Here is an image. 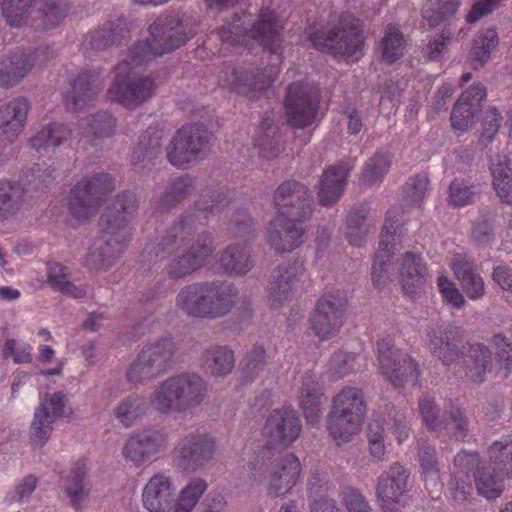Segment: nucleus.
Returning <instances> with one entry per match:
<instances>
[{
	"label": "nucleus",
	"mask_w": 512,
	"mask_h": 512,
	"mask_svg": "<svg viewBox=\"0 0 512 512\" xmlns=\"http://www.w3.org/2000/svg\"><path fill=\"white\" fill-rule=\"evenodd\" d=\"M245 24L246 21L235 14L232 22H226L217 30V35L222 42L230 45L253 46L254 42L259 43L269 51L271 65L264 69L230 68L224 71L220 82L231 92L253 101L261 98L278 76L283 26L268 7L260 10L258 20L250 29Z\"/></svg>",
	"instance_id": "obj_1"
},
{
	"label": "nucleus",
	"mask_w": 512,
	"mask_h": 512,
	"mask_svg": "<svg viewBox=\"0 0 512 512\" xmlns=\"http://www.w3.org/2000/svg\"><path fill=\"white\" fill-rule=\"evenodd\" d=\"M395 233L393 223L387 220L381 231L379 246L372 264V282L378 289H382L398 276L405 295L413 298L425 285L426 267L421 258L410 251L392 262L396 250Z\"/></svg>",
	"instance_id": "obj_2"
},
{
	"label": "nucleus",
	"mask_w": 512,
	"mask_h": 512,
	"mask_svg": "<svg viewBox=\"0 0 512 512\" xmlns=\"http://www.w3.org/2000/svg\"><path fill=\"white\" fill-rule=\"evenodd\" d=\"M238 294L237 287L228 281L195 282L181 288L176 306L188 316L216 319L231 311Z\"/></svg>",
	"instance_id": "obj_3"
},
{
	"label": "nucleus",
	"mask_w": 512,
	"mask_h": 512,
	"mask_svg": "<svg viewBox=\"0 0 512 512\" xmlns=\"http://www.w3.org/2000/svg\"><path fill=\"white\" fill-rule=\"evenodd\" d=\"M151 37L148 41H140L134 44L125 59L118 63L120 72L127 71L129 64L143 65L152 56L163 55L171 52L183 44L196 33L193 25L188 24L187 18H179L178 15L159 19L150 25Z\"/></svg>",
	"instance_id": "obj_4"
},
{
	"label": "nucleus",
	"mask_w": 512,
	"mask_h": 512,
	"mask_svg": "<svg viewBox=\"0 0 512 512\" xmlns=\"http://www.w3.org/2000/svg\"><path fill=\"white\" fill-rule=\"evenodd\" d=\"M206 396V381L197 373L184 372L161 381L150 394L149 403L159 413H181L201 405Z\"/></svg>",
	"instance_id": "obj_5"
},
{
	"label": "nucleus",
	"mask_w": 512,
	"mask_h": 512,
	"mask_svg": "<svg viewBox=\"0 0 512 512\" xmlns=\"http://www.w3.org/2000/svg\"><path fill=\"white\" fill-rule=\"evenodd\" d=\"M248 467L254 480H261L265 473H270L268 493L273 497L288 493L295 486L301 470L294 454L269 449H261Z\"/></svg>",
	"instance_id": "obj_6"
},
{
	"label": "nucleus",
	"mask_w": 512,
	"mask_h": 512,
	"mask_svg": "<svg viewBox=\"0 0 512 512\" xmlns=\"http://www.w3.org/2000/svg\"><path fill=\"white\" fill-rule=\"evenodd\" d=\"M179 347L171 338L145 344L126 372L128 382L145 384L168 372L177 361Z\"/></svg>",
	"instance_id": "obj_7"
},
{
	"label": "nucleus",
	"mask_w": 512,
	"mask_h": 512,
	"mask_svg": "<svg viewBox=\"0 0 512 512\" xmlns=\"http://www.w3.org/2000/svg\"><path fill=\"white\" fill-rule=\"evenodd\" d=\"M308 38L318 50L358 59L364 46L362 23L351 14H341L338 23L325 36L308 31Z\"/></svg>",
	"instance_id": "obj_8"
},
{
	"label": "nucleus",
	"mask_w": 512,
	"mask_h": 512,
	"mask_svg": "<svg viewBox=\"0 0 512 512\" xmlns=\"http://www.w3.org/2000/svg\"><path fill=\"white\" fill-rule=\"evenodd\" d=\"M229 204L228 198L219 192L205 195L195 203L193 211L183 213L175 221L161 238L159 246L162 251L170 252L174 247L179 246L188 239L196 230L197 224L207 220L210 214L221 212Z\"/></svg>",
	"instance_id": "obj_9"
},
{
	"label": "nucleus",
	"mask_w": 512,
	"mask_h": 512,
	"mask_svg": "<svg viewBox=\"0 0 512 512\" xmlns=\"http://www.w3.org/2000/svg\"><path fill=\"white\" fill-rule=\"evenodd\" d=\"M212 134L202 124H188L180 128L170 140L166 152L171 165L179 169L203 159L209 151Z\"/></svg>",
	"instance_id": "obj_10"
},
{
	"label": "nucleus",
	"mask_w": 512,
	"mask_h": 512,
	"mask_svg": "<svg viewBox=\"0 0 512 512\" xmlns=\"http://www.w3.org/2000/svg\"><path fill=\"white\" fill-rule=\"evenodd\" d=\"M115 188L116 180L109 173L98 172L83 177L71 190V214L78 219L89 218L101 206L103 198Z\"/></svg>",
	"instance_id": "obj_11"
},
{
	"label": "nucleus",
	"mask_w": 512,
	"mask_h": 512,
	"mask_svg": "<svg viewBox=\"0 0 512 512\" xmlns=\"http://www.w3.org/2000/svg\"><path fill=\"white\" fill-rule=\"evenodd\" d=\"M115 188L116 180L109 173L98 172L83 177L71 190V214L78 219L89 218L101 206L103 198Z\"/></svg>",
	"instance_id": "obj_12"
},
{
	"label": "nucleus",
	"mask_w": 512,
	"mask_h": 512,
	"mask_svg": "<svg viewBox=\"0 0 512 512\" xmlns=\"http://www.w3.org/2000/svg\"><path fill=\"white\" fill-rule=\"evenodd\" d=\"M409 479L410 471L399 462L391 464L378 476L375 495L383 512H403L410 499Z\"/></svg>",
	"instance_id": "obj_13"
},
{
	"label": "nucleus",
	"mask_w": 512,
	"mask_h": 512,
	"mask_svg": "<svg viewBox=\"0 0 512 512\" xmlns=\"http://www.w3.org/2000/svg\"><path fill=\"white\" fill-rule=\"evenodd\" d=\"M277 215L307 222L314 212V197L310 188L297 180L282 182L273 193Z\"/></svg>",
	"instance_id": "obj_14"
},
{
	"label": "nucleus",
	"mask_w": 512,
	"mask_h": 512,
	"mask_svg": "<svg viewBox=\"0 0 512 512\" xmlns=\"http://www.w3.org/2000/svg\"><path fill=\"white\" fill-rule=\"evenodd\" d=\"M141 65L129 64L127 71L120 72L115 67V80L108 89L110 98L121 105L134 109L149 100L156 91L155 79L151 76L134 77L130 74Z\"/></svg>",
	"instance_id": "obj_15"
},
{
	"label": "nucleus",
	"mask_w": 512,
	"mask_h": 512,
	"mask_svg": "<svg viewBox=\"0 0 512 512\" xmlns=\"http://www.w3.org/2000/svg\"><path fill=\"white\" fill-rule=\"evenodd\" d=\"M284 105L288 123L292 127L305 128L310 126L318 112V90L306 82L291 83L287 88Z\"/></svg>",
	"instance_id": "obj_16"
},
{
	"label": "nucleus",
	"mask_w": 512,
	"mask_h": 512,
	"mask_svg": "<svg viewBox=\"0 0 512 512\" xmlns=\"http://www.w3.org/2000/svg\"><path fill=\"white\" fill-rule=\"evenodd\" d=\"M348 305L346 293L335 290L319 298L311 317V329L321 339H328L341 328Z\"/></svg>",
	"instance_id": "obj_17"
},
{
	"label": "nucleus",
	"mask_w": 512,
	"mask_h": 512,
	"mask_svg": "<svg viewBox=\"0 0 512 512\" xmlns=\"http://www.w3.org/2000/svg\"><path fill=\"white\" fill-rule=\"evenodd\" d=\"M100 226L102 234L94 242L85 258L86 266L95 270L111 267L118 260L131 238L129 230L117 229L116 226L102 221Z\"/></svg>",
	"instance_id": "obj_18"
},
{
	"label": "nucleus",
	"mask_w": 512,
	"mask_h": 512,
	"mask_svg": "<svg viewBox=\"0 0 512 512\" xmlns=\"http://www.w3.org/2000/svg\"><path fill=\"white\" fill-rule=\"evenodd\" d=\"M301 429L300 420L292 407L273 410L263 428L265 445L262 449L270 451L285 449L299 437Z\"/></svg>",
	"instance_id": "obj_19"
},
{
	"label": "nucleus",
	"mask_w": 512,
	"mask_h": 512,
	"mask_svg": "<svg viewBox=\"0 0 512 512\" xmlns=\"http://www.w3.org/2000/svg\"><path fill=\"white\" fill-rule=\"evenodd\" d=\"M377 352L379 369L394 387H403L407 381H417L419 368L411 356L393 350L391 343L386 340L377 342Z\"/></svg>",
	"instance_id": "obj_20"
},
{
	"label": "nucleus",
	"mask_w": 512,
	"mask_h": 512,
	"mask_svg": "<svg viewBox=\"0 0 512 512\" xmlns=\"http://www.w3.org/2000/svg\"><path fill=\"white\" fill-rule=\"evenodd\" d=\"M65 394L57 391L45 394L34 413L29 436L32 444L42 447L49 440L57 418L65 416Z\"/></svg>",
	"instance_id": "obj_21"
},
{
	"label": "nucleus",
	"mask_w": 512,
	"mask_h": 512,
	"mask_svg": "<svg viewBox=\"0 0 512 512\" xmlns=\"http://www.w3.org/2000/svg\"><path fill=\"white\" fill-rule=\"evenodd\" d=\"M168 434L162 429L149 428L132 434L125 442L122 453L126 461L140 467L167 447Z\"/></svg>",
	"instance_id": "obj_22"
},
{
	"label": "nucleus",
	"mask_w": 512,
	"mask_h": 512,
	"mask_svg": "<svg viewBox=\"0 0 512 512\" xmlns=\"http://www.w3.org/2000/svg\"><path fill=\"white\" fill-rule=\"evenodd\" d=\"M176 449L179 468L196 471L213 458L215 441L206 434H188L180 440Z\"/></svg>",
	"instance_id": "obj_23"
},
{
	"label": "nucleus",
	"mask_w": 512,
	"mask_h": 512,
	"mask_svg": "<svg viewBox=\"0 0 512 512\" xmlns=\"http://www.w3.org/2000/svg\"><path fill=\"white\" fill-rule=\"evenodd\" d=\"M305 223L277 215L267 228L268 244L276 252H292L304 243Z\"/></svg>",
	"instance_id": "obj_24"
},
{
	"label": "nucleus",
	"mask_w": 512,
	"mask_h": 512,
	"mask_svg": "<svg viewBox=\"0 0 512 512\" xmlns=\"http://www.w3.org/2000/svg\"><path fill=\"white\" fill-rule=\"evenodd\" d=\"M429 347L432 354L445 366L455 363L461 356V338L458 328L437 326L427 331Z\"/></svg>",
	"instance_id": "obj_25"
},
{
	"label": "nucleus",
	"mask_w": 512,
	"mask_h": 512,
	"mask_svg": "<svg viewBox=\"0 0 512 512\" xmlns=\"http://www.w3.org/2000/svg\"><path fill=\"white\" fill-rule=\"evenodd\" d=\"M353 167L354 165L350 162L339 161L323 172L317 192L319 203L322 206H331L339 200Z\"/></svg>",
	"instance_id": "obj_26"
},
{
	"label": "nucleus",
	"mask_w": 512,
	"mask_h": 512,
	"mask_svg": "<svg viewBox=\"0 0 512 512\" xmlns=\"http://www.w3.org/2000/svg\"><path fill=\"white\" fill-rule=\"evenodd\" d=\"M174 484L165 473H157L146 483L142 501L149 512H170L174 501Z\"/></svg>",
	"instance_id": "obj_27"
},
{
	"label": "nucleus",
	"mask_w": 512,
	"mask_h": 512,
	"mask_svg": "<svg viewBox=\"0 0 512 512\" xmlns=\"http://www.w3.org/2000/svg\"><path fill=\"white\" fill-rule=\"evenodd\" d=\"M71 86L65 103L68 109L79 111L103 89L104 80L96 70H83L73 79Z\"/></svg>",
	"instance_id": "obj_28"
},
{
	"label": "nucleus",
	"mask_w": 512,
	"mask_h": 512,
	"mask_svg": "<svg viewBox=\"0 0 512 512\" xmlns=\"http://www.w3.org/2000/svg\"><path fill=\"white\" fill-rule=\"evenodd\" d=\"M129 39V28L123 17H116L104 22L98 29L89 33L86 42L96 51H103L119 46Z\"/></svg>",
	"instance_id": "obj_29"
},
{
	"label": "nucleus",
	"mask_w": 512,
	"mask_h": 512,
	"mask_svg": "<svg viewBox=\"0 0 512 512\" xmlns=\"http://www.w3.org/2000/svg\"><path fill=\"white\" fill-rule=\"evenodd\" d=\"M452 269L460 281L466 295L472 300H478L485 293V285L482 277L476 271L474 263L465 255L456 254L452 259Z\"/></svg>",
	"instance_id": "obj_30"
},
{
	"label": "nucleus",
	"mask_w": 512,
	"mask_h": 512,
	"mask_svg": "<svg viewBox=\"0 0 512 512\" xmlns=\"http://www.w3.org/2000/svg\"><path fill=\"white\" fill-rule=\"evenodd\" d=\"M138 208L136 195L125 190L115 197L114 202L101 216V221L117 229L129 230L128 224L135 215Z\"/></svg>",
	"instance_id": "obj_31"
},
{
	"label": "nucleus",
	"mask_w": 512,
	"mask_h": 512,
	"mask_svg": "<svg viewBox=\"0 0 512 512\" xmlns=\"http://www.w3.org/2000/svg\"><path fill=\"white\" fill-rule=\"evenodd\" d=\"M465 377L468 381L480 384L492 368V353L483 343H470L465 353Z\"/></svg>",
	"instance_id": "obj_32"
},
{
	"label": "nucleus",
	"mask_w": 512,
	"mask_h": 512,
	"mask_svg": "<svg viewBox=\"0 0 512 512\" xmlns=\"http://www.w3.org/2000/svg\"><path fill=\"white\" fill-rule=\"evenodd\" d=\"M35 57L31 53L15 52L0 60V86L17 84L33 67Z\"/></svg>",
	"instance_id": "obj_33"
},
{
	"label": "nucleus",
	"mask_w": 512,
	"mask_h": 512,
	"mask_svg": "<svg viewBox=\"0 0 512 512\" xmlns=\"http://www.w3.org/2000/svg\"><path fill=\"white\" fill-rule=\"evenodd\" d=\"M304 268L301 263H290L277 266L271 274L269 284V301L273 308L281 307L286 301L292 298V290L281 286L278 282L281 279L287 280L290 277L302 276Z\"/></svg>",
	"instance_id": "obj_34"
},
{
	"label": "nucleus",
	"mask_w": 512,
	"mask_h": 512,
	"mask_svg": "<svg viewBox=\"0 0 512 512\" xmlns=\"http://www.w3.org/2000/svg\"><path fill=\"white\" fill-rule=\"evenodd\" d=\"M492 185L502 203L512 205V167L506 155L496 154L490 159Z\"/></svg>",
	"instance_id": "obj_35"
},
{
	"label": "nucleus",
	"mask_w": 512,
	"mask_h": 512,
	"mask_svg": "<svg viewBox=\"0 0 512 512\" xmlns=\"http://www.w3.org/2000/svg\"><path fill=\"white\" fill-rule=\"evenodd\" d=\"M221 268L228 274L243 276L254 266L250 249L246 244L233 243L220 253Z\"/></svg>",
	"instance_id": "obj_36"
},
{
	"label": "nucleus",
	"mask_w": 512,
	"mask_h": 512,
	"mask_svg": "<svg viewBox=\"0 0 512 512\" xmlns=\"http://www.w3.org/2000/svg\"><path fill=\"white\" fill-rule=\"evenodd\" d=\"M163 132L148 128L133 148L131 159L134 165L147 167L162 152Z\"/></svg>",
	"instance_id": "obj_37"
},
{
	"label": "nucleus",
	"mask_w": 512,
	"mask_h": 512,
	"mask_svg": "<svg viewBox=\"0 0 512 512\" xmlns=\"http://www.w3.org/2000/svg\"><path fill=\"white\" fill-rule=\"evenodd\" d=\"M69 5L66 0H39L32 25L38 30H50L58 26L67 16Z\"/></svg>",
	"instance_id": "obj_38"
},
{
	"label": "nucleus",
	"mask_w": 512,
	"mask_h": 512,
	"mask_svg": "<svg viewBox=\"0 0 512 512\" xmlns=\"http://www.w3.org/2000/svg\"><path fill=\"white\" fill-rule=\"evenodd\" d=\"M363 417L345 414L331 408L328 414L327 426L329 433L338 445L349 442L358 433Z\"/></svg>",
	"instance_id": "obj_39"
},
{
	"label": "nucleus",
	"mask_w": 512,
	"mask_h": 512,
	"mask_svg": "<svg viewBox=\"0 0 512 512\" xmlns=\"http://www.w3.org/2000/svg\"><path fill=\"white\" fill-rule=\"evenodd\" d=\"M254 145L259 148V153L267 159L275 158L280 152V137L274 118L270 114L262 117L259 128L254 137Z\"/></svg>",
	"instance_id": "obj_40"
},
{
	"label": "nucleus",
	"mask_w": 512,
	"mask_h": 512,
	"mask_svg": "<svg viewBox=\"0 0 512 512\" xmlns=\"http://www.w3.org/2000/svg\"><path fill=\"white\" fill-rule=\"evenodd\" d=\"M201 361L205 371L214 377L230 374L235 364L233 351L224 346L206 349L202 353Z\"/></svg>",
	"instance_id": "obj_41"
},
{
	"label": "nucleus",
	"mask_w": 512,
	"mask_h": 512,
	"mask_svg": "<svg viewBox=\"0 0 512 512\" xmlns=\"http://www.w3.org/2000/svg\"><path fill=\"white\" fill-rule=\"evenodd\" d=\"M194 178L188 174L171 179L165 192L159 197L156 208L161 211H169L194 190Z\"/></svg>",
	"instance_id": "obj_42"
},
{
	"label": "nucleus",
	"mask_w": 512,
	"mask_h": 512,
	"mask_svg": "<svg viewBox=\"0 0 512 512\" xmlns=\"http://www.w3.org/2000/svg\"><path fill=\"white\" fill-rule=\"evenodd\" d=\"M25 189L16 182L0 181V222L13 219L24 204Z\"/></svg>",
	"instance_id": "obj_43"
},
{
	"label": "nucleus",
	"mask_w": 512,
	"mask_h": 512,
	"mask_svg": "<svg viewBox=\"0 0 512 512\" xmlns=\"http://www.w3.org/2000/svg\"><path fill=\"white\" fill-rule=\"evenodd\" d=\"M47 282L53 290L72 298H83L87 294L84 287L70 280L69 269L59 262L47 263Z\"/></svg>",
	"instance_id": "obj_44"
},
{
	"label": "nucleus",
	"mask_w": 512,
	"mask_h": 512,
	"mask_svg": "<svg viewBox=\"0 0 512 512\" xmlns=\"http://www.w3.org/2000/svg\"><path fill=\"white\" fill-rule=\"evenodd\" d=\"M392 164V156L384 150L376 151L364 163L359 182L365 186L380 184L388 174Z\"/></svg>",
	"instance_id": "obj_45"
},
{
	"label": "nucleus",
	"mask_w": 512,
	"mask_h": 512,
	"mask_svg": "<svg viewBox=\"0 0 512 512\" xmlns=\"http://www.w3.org/2000/svg\"><path fill=\"white\" fill-rule=\"evenodd\" d=\"M70 136L71 130L67 125L49 123L37 130L36 133L29 138L28 145L30 148L40 151L42 149L58 147L67 141Z\"/></svg>",
	"instance_id": "obj_46"
},
{
	"label": "nucleus",
	"mask_w": 512,
	"mask_h": 512,
	"mask_svg": "<svg viewBox=\"0 0 512 512\" xmlns=\"http://www.w3.org/2000/svg\"><path fill=\"white\" fill-rule=\"evenodd\" d=\"M498 43V34L493 28L481 30L475 35L469 53V59L474 69L484 67L490 59L492 50L497 47Z\"/></svg>",
	"instance_id": "obj_47"
},
{
	"label": "nucleus",
	"mask_w": 512,
	"mask_h": 512,
	"mask_svg": "<svg viewBox=\"0 0 512 512\" xmlns=\"http://www.w3.org/2000/svg\"><path fill=\"white\" fill-rule=\"evenodd\" d=\"M346 415L352 414L364 418L366 413V401L360 388L345 386L332 399V407Z\"/></svg>",
	"instance_id": "obj_48"
},
{
	"label": "nucleus",
	"mask_w": 512,
	"mask_h": 512,
	"mask_svg": "<svg viewBox=\"0 0 512 512\" xmlns=\"http://www.w3.org/2000/svg\"><path fill=\"white\" fill-rule=\"evenodd\" d=\"M418 461L426 487H432L438 491L442 484L440 482V468L435 447L427 443L421 444L418 447Z\"/></svg>",
	"instance_id": "obj_49"
},
{
	"label": "nucleus",
	"mask_w": 512,
	"mask_h": 512,
	"mask_svg": "<svg viewBox=\"0 0 512 512\" xmlns=\"http://www.w3.org/2000/svg\"><path fill=\"white\" fill-rule=\"evenodd\" d=\"M441 428L437 433L446 432L457 441H465L469 435V419L465 411L454 404H450L444 412V418L441 420Z\"/></svg>",
	"instance_id": "obj_50"
},
{
	"label": "nucleus",
	"mask_w": 512,
	"mask_h": 512,
	"mask_svg": "<svg viewBox=\"0 0 512 512\" xmlns=\"http://www.w3.org/2000/svg\"><path fill=\"white\" fill-rule=\"evenodd\" d=\"M368 209L364 206L352 207L346 217V238L353 246H361L369 233Z\"/></svg>",
	"instance_id": "obj_51"
},
{
	"label": "nucleus",
	"mask_w": 512,
	"mask_h": 512,
	"mask_svg": "<svg viewBox=\"0 0 512 512\" xmlns=\"http://www.w3.org/2000/svg\"><path fill=\"white\" fill-rule=\"evenodd\" d=\"M461 5V0H435L428 1L423 6L422 17L430 27H437L449 22Z\"/></svg>",
	"instance_id": "obj_52"
},
{
	"label": "nucleus",
	"mask_w": 512,
	"mask_h": 512,
	"mask_svg": "<svg viewBox=\"0 0 512 512\" xmlns=\"http://www.w3.org/2000/svg\"><path fill=\"white\" fill-rule=\"evenodd\" d=\"M149 402L139 395H129L120 401L114 410L115 417L125 426L130 427L147 411Z\"/></svg>",
	"instance_id": "obj_53"
},
{
	"label": "nucleus",
	"mask_w": 512,
	"mask_h": 512,
	"mask_svg": "<svg viewBox=\"0 0 512 512\" xmlns=\"http://www.w3.org/2000/svg\"><path fill=\"white\" fill-rule=\"evenodd\" d=\"M503 475L493 467H482L474 472V481L478 493L487 499H495L503 492Z\"/></svg>",
	"instance_id": "obj_54"
},
{
	"label": "nucleus",
	"mask_w": 512,
	"mask_h": 512,
	"mask_svg": "<svg viewBox=\"0 0 512 512\" xmlns=\"http://www.w3.org/2000/svg\"><path fill=\"white\" fill-rule=\"evenodd\" d=\"M208 488L199 477L191 479L179 492L173 512H192Z\"/></svg>",
	"instance_id": "obj_55"
},
{
	"label": "nucleus",
	"mask_w": 512,
	"mask_h": 512,
	"mask_svg": "<svg viewBox=\"0 0 512 512\" xmlns=\"http://www.w3.org/2000/svg\"><path fill=\"white\" fill-rule=\"evenodd\" d=\"M35 0H1V14L10 27L20 28L27 24Z\"/></svg>",
	"instance_id": "obj_56"
},
{
	"label": "nucleus",
	"mask_w": 512,
	"mask_h": 512,
	"mask_svg": "<svg viewBox=\"0 0 512 512\" xmlns=\"http://www.w3.org/2000/svg\"><path fill=\"white\" fill-rule=\"evenodd\" d=\"M496 213L485 210L475 222L470 238L479 248L490 247L495 240Z\"/></svg>",
	"instance_id": "obj_57"
},
{
	"label": "nucleus",
	"mask_w": 512,
	"mask_h": 512,
	"mask_svg": "<svg viewBox=\"0 0 512 512\" xmlns=\"http://www.w3.org/2000/svg\"><path fill=\"white\" fill-rule=\"evenodd\" d=\"M488 456L493 469L499 474L512 478V440L493 442L488 448Z\"/></svg>",
	"instance_id": "obj_58"
},
{
	"label": "nucleus",
	"mask_w": 512,
	"mask_h": 512,
	"mask_svg": "<svg viewBox=\"0 0 512 512\" xmlns=\"http://www.w3.org/2000/svg\"><path fill=\"white\" fill-rule=\"evenodd\" d=\"M29 109L28 100L24 97H17L0 106V125L11 127L12 124H18L19 132H22Z\"/></svg>",
	"instance_id": "obj_59"
},
{
	"label": "nucleus",
	"mask_w": 512,
	"mask_h": 512,
	"mask_svg": "<svg viewBox=\"0 0 512 512\" xmlns=\"http://www.w3.org/2000/svg\"><path fill=\"white\" fill-rule=\"evenodd\" d=\"M267 365L266 351L262 346H254L241 361V382L254 381Z\"/></svg>",
	"instance_id": "obj_60"
},
{
	"label": "nucleus",
	"mask_w": 512,
	"mask_h": 512,
	"mask_svg": "<svg viewBox=\"0 0 512 512\" xmlns=\"http://www.w3.org/2000/svg\"><path fill=\"white\" fill-rule=\"evenodd\" d=\"M85 469L83 467H75L67 480L65 493L67 494L70 504L76 510H81L83 502L89 494V487L85 483Z\"/></svg>",
	"instance_id": "obj_61"
},
{
	"label": "nucleus",
	"mask_w": 512,
	"mask_h": 512,
	"mask_svg": "<svg viewBox=\"0 0 512 512\" xmlns=\"http://www.w3.org/2000/svg\"><path fill=\"white\" fill-rule=\"evenodd\" d=\"M117 126L116 118L107 111H99L87 118L85 133L95 139L112 137Z\"/></svg>",
	"instance_id": "obj_62"
},
{
	"label": "nucleus",
	"mask_w": 512,
	"mask_h": 512,
	"mask_svg": "<svg viewBox=\"0 0 512 512\" xmlns=\"http://www.w3.org/2000/svg\"><path fill=\"white\" fill-rule=\"evenodd\" d=\"M215 250L214 239L211 233L202 231L193 239L185 251L197 269L202 268Z\"/></svg>",
	"instance_id": "obj_63"
},
{
	"label": "nucleus",
	"mask_w": 512,
	"mask_h": 512,
	"mask_svg": "<svg viewBox=\"0 0 512 512\" xmlns=\"http://www.w3.org/2000/svg\"><path fill=\"white\" fill-rule=\"evenodd\" d=\"M404 38L394 26H388L380 43L382 59L387 64L397 61L403 53Z\"/></svg>",
	"instance_id": "obj_64"
}]
</instances>
